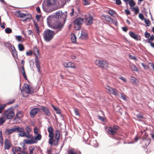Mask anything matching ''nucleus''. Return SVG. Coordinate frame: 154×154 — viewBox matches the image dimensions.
Masks as SVG:
<instances>
[{"instance_id":"obj_40","label":"nucleus","mask_w":154,"mask_h":154,"mask_svg":"<svg viewBox=\"0 0 154 154\" xmlns=\"http://www.w3.org/2000/svg\"><path fill=\"white\" fill-rule=\"evenodd\" d=\"M137 79L136 78L133 77L131 76V81L134 84H136V80Z\"/></svg>"},{"instance_id":"obj_55","label":"nucleus","mask_w":154,"mask_h":154,"mask_svg":"<svg viewBox=\"0 0 154 154\" xmlns=\"http://www.w3.org/2000/svg\"><path fill=\"white\" fill-rule=\"evenodd\" d=\"M139 17L142 20H144L145 19L143 14L142 13H140L139 15Z\"/></svg>"},{"instance_id":"obj_15","label":"nucleus","mask_w":154,"mask_h":154,"mask_svg":"<svg viewBox=\"0 0 154 154\" xmlns=\"http://www.w3.org/2000/svg\"><path fill=\"white\" fill-rule=\"evenodd\" d=\"M107 132L109 134L112 135H114L116 133V131L113 130L112 128L111 127L108 128Z\"/></svg>"},{"instance_id":"obj_1","label":"nucleus","mask_w":154,"mask_h":154,"mask_svg":"<svg viewBox=\"0 0 154 154\" xmlns=\"http://www.w3.org/2000/svg\"><path fill=\"white\" fill-rule=\"evenodd\" d=\"M54 32V31L50 29H46L43 32V36L44 40L47 42L52 40L55 34Z\"/></svg>"},{"instance_id":"obj_39","label":"nucleus","mask_w":154,"mask_h":154,"mask_svg":"<svg viewBox=\"0 0 154 154\" xmlns=\"http://www.w3.org/2000/svg\"><path fill=\"white\" fill-rule=\"evenodd\" d=\"M11 146V144H5L4 148L5 149H8Z\"/></svg>"},{"instance_id":"obj_41","label":"nucleus","mask_w":154,"mask_h":154,"mask_svg":"<svg viewBox=\"0 0 154 154\" xmlns=\"http://www.w3.org/2000/svg\"><path fill=\"white\" fill-rule=\"evenodd\" d=\"M53 14H52L51 15H50V16H49L47 18V23L48 22H49V21H51V20H53V18H53L52 17V16H53Z\"/></svg>"},{"instance_id":"obj_50","label":"nucleus","mask_w":154,"mask_h":154,"mask_svg":"<svg viewBox=\"0 0 154 154\" xmlns=\"http://www.w3.org/2000/svg\"><path fill=\"white\" fill-rule=\"evenodd\" d=\"M109 14L111 16L115 14V11L113 10H110L108 11Z\"/></svg>"},{"instance_id":"obj_8","label":"nucleus","mask_w":154,"mask_h":154,"mask_svg":"<svg viewBox=\"0 0 154 154\" xmlns=\"http://www.w3.org/2000/svg\"><path fill=\"white\" fill-rule=\"evenodd\" d=\"M61 15H62V11L60 10H59L57 11L54 14H53V16H52V17L59 19L62 17V16Z\"/></svg>"},{"instance_id":"obj_59","label":"nucleus","mask_w":154,"mask_h":154,"mask_svg":"<svg viewBox=\"0 0 154 154\" xmlns=\"http://www.w3.org/2000/svg\"><path fill=\"white\" fill-rule=\"evenodd\" d=\"M48 137L50 138H53L54 137V134L53 132L49 133Z\"/></svg>"},{"instance_id":"obj_58","label":"nucleus","mask_w":154,"mask_h":154,"mask_svg":"<svg viewBox=\"0 0 154 154\" xmlns=\"http://www.w3.org/2000/svg\"><path fill=\"white\" fill-rule=\"evenodd\" d=\"M34 132L35 134H38V129L37 127H35L34 129Z\"/></svg>"},{"instance_id":"obj_19","label":"nucleus","mask_w":154,"mask_h":154,"mask_svg":"<svg viewBox=\"0 0 154 154\" xmlns=\"http://www.w3.org/2000/svg\"><path fill=\"white\" fill-rule=\"evenodd\" d=\"M18 114H20V111H19L16 114V116L14 117V118L13 119V122H16L18 120L17 119H20L21 118V116H18Z\"/></svg>"},{"instance_id":"obj_13","label":"nucleus","mask_w":154,"mask_h":154,"mask_svg":"<svg viewBox=\"0 0 154 154\" xmlns=\"http://www.w3.org/2000/svg\"><path fill=\"white\" fill-rule=\"evenodd\" d=\"M89 144L92 146H94L95 147H97L98 146V144L97 142V140L94 139L91 140L90 141Z\"/></svg>"},{"instance_id":"obj_48","label":"nucleus","mask_w":154,"mask_h":154,"mask_svg":"<svg viewBox=\"0 0 154 154\" xmlns=\"http://www.w3.org/2000/svg\"><path fill=\"white\" fill-rule=\"evenodd\" d=\"M48 143L51 145H52L54 143L53 138H49V139Z\"/></svg>"},{"instance_id":"obj_24","label":"nucleus","mask_w":154,"mask_h":154,"mask_svg":"<svg viewBox=\"0 0 154 154\" xmlns=\"http://www.w3.org/2000/svg\"><path fill=\"white\" fill-rule=\"evenodd\" d=\"M154 40V36L153 35H152L150 37L148 38L146 40V42L148 43L151 44V43H152V42Z\"/></svg>"},{"instance_id":"obj_45","label":"nucleus","mask_w":154,"mask_h":154,"mask_svg":"<svg viewBox=\"0 0 154 154\" xmlns=\"http://www.w3.org/2000/svg\"><path fill=\"white\" fill-rule=\"evenodd\" d=\"M34 54L35 53L36 54V53H38V55H40L39 54V51L37 47L36 46L34 47Z\"/></svg>"},{"instance_id":"obj_31","label":"nucleus","mask_w":154,"mask_h":154,"mask_svg":"<svg viewBox=\"0 0 154 154\" xmlns=\"http://www.w3.org/2000/svg\"><path fill=\"white\" fill-rule=\"evenodd\" d=\"M139 121H141V119H144V117L140 114L138 113L136 115Z\"/></svg>"},{"instance_id":"obj_60","label":"nucleus","mask_w":154,"mask_h":154,"mask_svg":"<svg viewBox=\"0 0 154 154\" xmlns=\"http://www.w3.org/2000/svg\"><path fill=\"white\" fill-rule=\"evenodd\" d=\"M119 78L121 79L124 82H126V79L125 78H124V77H122V76L121 75H120Z\"/></svg>"},{"instance_id":"obj_37","label":"nucleus","mask_w":154,"mask_h":154,"mask_svg":"<svg viewBox=\"0 0 154 154\" xmlns=\"http://www.w3.org/2000/svg\"><path fill=\"white\" fill-rule=\"evenodd\" d=\"M48 131L49 133L53 132L54 130L53 128L51 126H49L48 128Z\"/></svg>"},{"instance_id":"obj_3","label":"nucleus","mask_w":154,"mask_h":154,"mask_svg":"<svg viewBox=\"0 0 154 154\" xmlns=\"http://www.w3.org/2000/svg\"><path fill=\"white\" fill-rule=\"evenodd\" d=\"M14 108L12 107H10L5 110V112L3 114V115L6 116L7 119H11L14 116L15 113L14 111Z\"/></svg>"},{"instance_id":"obj_6","label":"nucleus","mask_w":154,"mask_h":154,"mask_svg":"<svg viewBox=\"0 0 154 154\" xmlns=\"http://www.w3.org/2000/svg\"><path fill=\"white\" fill-rule=\"evenodd\" d=\"M40 111L41 110L48 117H49L51 115V112L50 110L48 107L42 106H41L40 108H39Z\"/></svg>"},{"instance_id":"obj_57","label":"nucleus","mask_w":154,"mask_h":154,"mask_svg":"<svg viewBox=\"0 0 154 154\" xmlns=\"http://www.w3.org/2000/svg\"><path fill=\"white\" fill-rule=\"evenodd\" d=\"M26 55L27 56L31 55L32 54V50L29 51H27L26 52Z\"/></svg>"},{"instance_id":"obj_62","label":"nucleus","mask_w":154,"mask_h":154,"mask_svg":"<svg viewBox=\"0 0 154 154\" xmlns=\"http://www.w3.org/2000/svg\"><path fill=\"white\" fill-rule=\"evenodd\" d=\"M41 15H38V14H36L35 16V17L36 19L37 20V21H39L40 20V17H41Z\"/></svg>"},{"instance_id":"obj_36","label":"nucleus","mask_w":154,"mask_h":154,"mask_svg":"<svg viewBox=\"0 0 154 154\" xmlns=\"http://www.w3.org/2000/svg\"><path fill=\"white\" fill-rule=\"evenodd\" d=\"M5 32L7 34H10L12 32V30L11 28L7 27L5 29Z\"/></svg>"},{"instance_id":"obj_29","label":"nucleus","mask_w":154,"mask_h":154,"mask_svg":"<svg viewBox=\"0 0 154 154\" xmlns=\"http://www.w3.org/2000/svg\"><path fill=\"white\" fill-rule=\"evenodd\" d=\"M18 48L19 50L20 51H22L24 50V47L22 44H20L18 45Z\"/></svg>"},{"instance_id":"obj_12","label":"nucleus","mask_w":154,"mask_h":154,"mask_svg":"<svg viewBox=\"0 0 154 154\" xmlns=\"http://www.w3.org/2000/svg\"><path fill=\"white\" fill-rule=\"evenodd\" d=\"M129 35L131 38L136 40H139L138 35L137 34L134 33L131 31L129 32Z\"/></svg>"},{"instance_id":"obj_11","label":"nucleus","mask_w":154,"mask_h":154,"mask_svg":"<svg viewBox=\"0 0 154 154\" xmlns=\"http://www.w3.org/2000/svg\"><path fill=\"white\" fill-rule=\"evenodd\" d=\"M24 85L25 88L27 90V91L26 92V93L32 94L34 93V92L33 91L31 90L29 87V84L26 83H25Z\"/></svg>"},{"instance_id":"obj_23","label":"nucleus","mask_w":154,"mask_h":154,"mask_svg":"<svg viewBox=\"0 0 154 154\" xmlns=\"http://www.w3.org/2000/svg\"><path fill=\"white\" fill-rule=\"evenodd\" d=\"M35 135H36V136L35 137L34 140V141H37V140H41L42 136L40 134L38 133L37 134Z\"/></svg>"},{"instance_id":"obj_4","label":"nucleus","mask_w":154,"mask_h":154,"mask_svg":"<svg viewBox=\"0 0 154 154\" xmlns=\"http://www.w3.org/2000/svg\"><path fill=\"white\" fill-rule=\"evenodd\" d=\"M95 62L97 66L102 68L106 69L108 67V63L106 60H97Z\"/></svg>"},{"instance_id":"obj_18","label":"nucleus","mask_w":154,"mask_h":154,"mask_svg":"<svg viewBox=\"0 0 154 154\" xmlns=\"http://www.w3.org/2000/svg\"><path fill=\"white\" fill-rule=\"evenodd\" d=\"M51 106L53 108L54 110L56 111V113L57 114H60L61 113V111L60 109L59 108L55 107L52 104H51Z\"/></svg>"},{"instance_id":"obj_9","label":"nucleus","mask_w":154,"mask_h":154,"mask_svg":"<svg viewBox=\"0 0 154 154\" xmlns=\"http://www.w3.org/2000/svg\"><path fill=\"white\" fill-rule=\"evenodd\" d=\"M33 137H32V138H31V140L29 139H25L23 140V142L25 143L29 144H32L37 142V141H34L32 139Z\"/></svg>"},{"instance_id":"obj_21","label":"nucleus","mask_w":154,"mask_h":154,"mask_svg":"<svg viewBox=\"0 0 154 154\" xmlns=\"http://www.w3.org/2000/svg\"><path fill=\"white\" fill-rule=\"evenodd\" d=\"M60 131L58 130H56L55 131V139H60Z\"/></svg>"},{"instance_id":"obj_64","label":"nucleus","mask_w":154,"mask_h":154,"mask_svg":"<svg viewBox=\"0 0 154 154\" xmlns=\"http://www.w3.org/2000/svg\"><path fill=\"white\" fill-rule=\"evenodd\" d=\"M69 154H77L73 150L70 149L69 152Z\"/></svg>"},{"instance_id":"obj_35","label":"nucleus","mask_w":154,"mask_h":154,"mask_svg":"<svg viewBox=\"0 0 154 154\" xmlns=\"http://www.w3.org/2000/svg\"><path fill=\"white\" fill-rule=\"evenodd\" d=\"M6 119L4 117L0 118V126L5 121Z\"/></svg>"},{"instance_id":"obj_7","label":"nucleus","mask_w":154,"mask_h":154,"mask_svg":"<svg viewBox=\"0 0 154 154\" xmlns=\"http://www.w3.org/2000/svg\"><path fill=\"white\" fill-rule=\"evenodd\" d=\"M40 111V109L38 108H35L32 109L30 111L29 114L31 117H34L36 114Z\"/></svg>"},{"instance_id":"obj_32","label":"nucleus","mask_w":154,"mask_h":154,"mask_svg":"<svg viewBox=\"0 0 154 154\" xmlns=\"http://www.w3.org/2000/svg\"><path fill=\"white\" fill-rule=\"evenodd\" d=\"M131 69L134 71H138V69L137 67L134 64H131L130 66Z\"/></svg>"},{"instance_id":"obj_28","label":"nucleus","mask_w":154,"mask_h":154,"mask_svg":"<svg viewBox=\"0 0 154 154\" xmlns=\"http://www.w3.org/2000/svg\"><path fill=\"white\" fill-rule=\"evenodd\" d=\"M12 54L14 58L18 59L17 53L16 49L15 50L14 49V51H12Z\"/></svg>"},{"instance_id":"obj_20","label":"nucleus","mask_w":154,"mask_h":154,"mask_svg":"<svg viewBox=\"0 0 154 154\" xmlns=\"http://www.w3.org/2000/svg\"><path fill=\"white\" fill-rule=\"evenodd\" d=\"M47 4L49 7L54 5L55 4V1L54 0H47Z\"/></svg>"},{"instance_id":"obj_16","label":"nucleus","mask_w":154,"mask_h":154,"mask_svg":"<svg viewBox=\"0 0 154 154\" xmlns=\"http://www.w3.org/2000/svg\"><path fill=\"white\" fill-rule=\"evenodd\" d=\"M14 132L19 133L22 131V128H20L19 126L17 127L15 126V127L12 128Z\"/></svg>"},{"instance_id":"obj_10","label":"nucleus","mask_w":154,"mask_h":154,"mask_svg":"<svg viewBox=\"0 0 154 154\" xmlns=\"http://www.w3.org/2000/svg\"><path fill=\"white\" fill-rule=\"evenodd\" d=\"M93 17L90 14L89 16H87V26L91 25L93 22Z\"/></svg>"},{"instance_id":"obj_27","label":"nucleus","mask_w":154,"mask_h":154,"mask_svg":"<svg viewBox=\"0 0 154 154\" xmlns=\"http://www.w3.org/2000/svg\"><path fill=\"white\" fill-rule=\"evenodd\" d=\"M87 37V33L84 32L82 31L81 35L79 37V38L81 39H85Z\"/></svg>"},{"instance_id":"obj_38","label":"nucleus","mask_w":154,"mask_h":154,"mask_svg":"<svg viewBox=\"0 0 154 154\" xmlns=\"http://www.w3.org/2000/svg\"><path fill=\"white\" fill-rule=\"evenodd\" d=\"M129 3L130 6L132 7L134 6L135 4V3L134 2L133 0H129Z\"/></svg>"},{"instance_id":"obj_51","label":"nucleus","mask_w":154,"mask_h":154,"mask_svg":"<svg viewBox=\"0 0 154 154\" xmlns=\"http://www.w3.org/2000/svg\"><path fill=\"white\" fill-rule=\"evenodd\" d=\"M34 55H35V63H38V62H39L38 56H37L36 54L35 53Z\"/></svg>"},{"instance_id":"obj_34","label":"nucleus","mask_w":154,"mask_h":154,"mask_svg":"<svg viewBox=\"0 0 154 154\" xmlns=\"http://www.w3.org/2000/svg\"><path fill=\"white\" fill-rule=\"evenodd\" d=\"M104 19L106 21L110 22L111 20V17L108 15H105L103 16Z\"/></svg>"},{"instance_id":"obj_49","label":"nucleus","mask_w":154,"mask_h":154,"mask_svg":"<svg viewBox=\"0 0 154 154\" xmlns=\"http://www.w3.org/2000/svg\"><path fill=\"white\" fill-rule=\"evenodd\" d=\"M6 105V104L2 105L0 106V113L1 112L2 110L5 107Z\"/></svg>"},{"instance_id":"obj_43","label":"nucleus","mask_w":154,"mask_h":154,"mask_svg":"<svg viewBox=\"0 0 154 154\" xmlns=\"http://www.w3.org/2000/svg\"><path fill=\"white\" fill-rule=\"evenodd\" d=\"M26 131L27 134H29V133L31 131V129L30 126L28 125H26Z\"/></svg>"},{"instance_id":"obj_47","label":"nucleus","mask_w":154,"mask_h":154,"mask_svg":"<svg viewBox=\"0 0 154 154\" xmlns=\"http://www.w3.org/2000/svg\"><path fill=\"white\" fill-rule=\"evenodd\" d=\"M141 64L145 69L146 70L148 69L149 67V66L146 65L144 64V63H141Z\"/></svg>"},{"instance_id":"obj_63","label":"nucleus","mask_w":154,"mask_h":154,"mask_svg":"<svg viewBox=\"0 0 154 154\" xmlns=\"http://www.w3.org/2000/svg\"><path fill=\"white\" fill-rule=\"evenodd\" d=\"M35 149V148L33 146L31 149L29 150V154H34L33 151Z\"/></svg>"},{"instance_id":"obj_52","label":"nucleus","mask_w":154,"mask_h":154,"mask_svg":"<svg viewBox=\"0 0 154 154\" xmlns=\"http://www.w3.org/2000/svg\"><path fill=\"white\" fill-rule=\"evenodd\" d=\"M97 117L98 119L100 120L102 122H104L105 121V119L104 117L100 116H97Z\"/></svg>"},{"instance_id":"obj_17","label":"nucleus","mask_w":154,"mask_h":154,"mask_svg":"<svg viewBox=\"0 0 154 154\" xmlns=\"http://www.w3.org/2000/svg\"><path fill=\"white\" fill-rule=\"evenodd\" d=\"M72 63L71 62H69L68 63H64L63 65L66 68H75V66H72Z\"/></svg>"},{"instance_id":"obj_33","label":"nucleus","mask_w":154,"mask_h":154,"mask_svg":"<svg viewBox=\"0 0 154 154\" xmlns=\"http://www.w3.org/2000/svg\"><path fill=\"white\" fill-rule=\"evenodd\" d=\"M6 132L7 134L8 135L11 134L12 133H14L12 128L10 129H6Z\"/></svg>"},{"instance_id":"obj_30","label":"nucleus","mask_w":154,"mask_h":154,"mask_svg":"<svg viewBox=\"0 0 154 154\" xmlns=\"http://www.w3.org/2000/svg\"><path fill=\"white\" fill-rule=\"evenodd\" d=\"M57 29H59L60 30H61L63 27V25L61 23H58L57 25L56 26Z\"/></svg>"},{"instance_id":"obj_5","label":"nucleus","mask_w":154,"mask_h":154,"mask_svg":"<svg viewBox=\"0 0 154 154\" xmlns=\"http://www.w3.org/2000/svg\"><path fill=\"white\" fill-rule=\"evenodd\" d=\"M106 91L110 94L116 96L120 95V92H119L116 88L110 87L109 86H107L106 87Z\"/></svg>"},{"instance_id":"obj_22","label":"nucleus","mask_w":154,"mask_h":154,"mask_svg":"<svg viewBox=\"0 0 154 154\" xmlns=\"http://www.w3.org/2000/svg\"><path fill=\"white\" fill-rule=\"evenodd\" d=\"M71 40L73 43H75L76 42V37L75 34L73 33L71 34Z\"/></svg>"},{"instance_id":"obj_42","label":"nucleus","mask_w":154,"mask_h":154,"mask_svg":"<svg viewBox=\"0 0 154 154\" xmlns=\"http://www.w3.org/2000/svg\"><path fill=\"white\" fill-rule=\"evenodd\" d=\"M14 149V151L16 152H17L18 151H20L21 150V148L20 147L16 146L14 148L13 147Z\"/></svg>"},{"instance_id":"obj_56","label":"nucleus","mask_w":154,"mask_h":154,"mask_svg":"<svg viewBox=\"0 0 154 154\" xmlns=\"http://www.w3.org/2000/svg\"><path fill=\"white\" fill-rule=\"evenodd\" d=\"M133 10L135 11V13L136 14L139 12V9L137 7H135L133 8Z\"/></svg>"},{"instance_id":"obj_26","label":"nucleus","mask_w":154,"mask_h":154,"mask_svg":"<svg viewBox=\"0 0 154 154\" xmlns=\"http://www.w3.org/2000/svg\"><path fill=\"white\" fill-rule=\"evenodd\" d=\"M20 132L21 133H20L18 134V136L21 137H25L27 134L24 131V129L23 128H22V131Z\"/></svg>"},{"instance_id":"obj_53","label":"nucleus","mask_w":154,"mask_h":154,"mask_svg":"<svg viewBox=\"0 0 154 154\" xmlns=\"http://www.w3.org/2000/svg\"><path fill=\"white\" fill-rule=\"evenodd\" d=\"M12 44L9 42H7L5 44V46L8 48L9 47H11L12 46Z\"/></svg>"},{"instance_id":"obj_54","label":"nucleus","mask_w":154,"mask_h":154,"mask_svg":"<svg viewBox=\"0 0 154 154\" xmlns=\"http://www.w3.org/2000/svg\"><path fill=\"white\" fill-rule=\"evenodd\" d=\"M121 95V96L122 99L124 100H127L126 98V96L124 95H123L122 93H120V95Z\"/></svg>"},{"instance_id":"obj_46","label":"nucleus","mask_w":154,"mask_h":154,"mask_svg":"<svg viewBox=\"0 0 154 154\" xmlns=\"http://www.w3.org/2000/svg\"><path fill=\"white\" fill-rule=\"evenodd\" d=\"M49 27H50L51 29H56V26H53L50 25V22H48L47 23Z\"/></svg>"},{"instance_id":"obj_14","label":"nucleus","mask_w":154,"mask_h":154,"mask_svg":"<svg viewBox=\"0 0 154 154\" xmlns=\"http://www.w3.org/2000/svg\"><path fill=\"white\" fill-rule=\"evenodd\" d=\"M16 14L18 17L21 18H23L25 17L26 16V14L24 13H22L20 11H16Z\"/></svg>"},{"instance_id":"obj_25","label":"nucleus","mask_w":154,"mask_h":154,"mask_svg":"<svg viewBox=\"0 0 154 154\" xmlns=\"http://www.w3.org/2000/svg\"><path fill=\"white\" fill-rule=\"evenodd\" d=\"M15 39L18 42H23V38L22 36L20 35H15Z\"/></svg>"},{"instance_id":"obj_44","label":"nucleus","mask_w":154,"mask_h":154,"mask_svg":"<svg viewBox=\"0 0 154 154\" xmlns=\"http://www.w3.org/2000/svg\"><path fill=\"white\" fill-rule=\"evenodd\" d=\"M146 24H147V26H149L150 24V22L149 20L145 19L144 20Z\"/></svg>"},{"instance_id":"obj_2","label":"nucleus","mask_w":154,"mask_h":154,"mask_svg":"<svg viewBox=\"0 0 154 154\" xmlns=\"http://www.w3.org/2000/svg\"><path fill=\"white\" fill-rule=\"evenodd\" d=\"M84 20V19L80 17H77L73 21L74 24V28L76 30H79L81 28V25Z\"/></svg>"},{"instance_id":"obj_61","label":"nucleus","mask_w":154,"mask_h":154,"mask_svg":"<svg viewBox=\"0 0 154 154\" xmlns=\"http://www.w3.org/2000/svg\"><path fill=\"white\" fill-rule=\"evenodd\" d=\"M144 34L145 35V37L146 38H148L150 36V33L147 32H145Z\"/></svg>"}]
</instances>
